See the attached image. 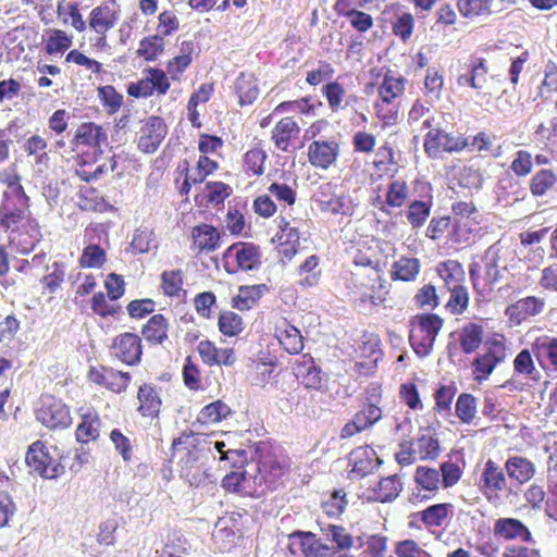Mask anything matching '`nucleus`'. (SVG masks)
<instances>
[{
	"label": "nucleus",
	"instance_id": "f257e3e1",
	"mask_svg": "<svg viewBox=\"0 0 557 557\" xmlns=\"http://www.w3.org/2000/svg\"><path fill=\"white\" fill-rule=\"evenodd\" d=\"M0 231L9 245L21 253H29L41 239V227L30 211V198L0 201Z\"/></svg>",
	"mask_w": 557,
	"mask_h": 557
},
{
	"label": "nucleus",
	"instance_id": "f03ea898",
	"mask_svg": "<svg viewBox=\"0 0 557 557\" xmlns=\"http://www.w3.org/2000/svg\"><path fill=\"white\" fill-rule=\"evenodd\" d=\"M408 81L401 74L387 70L377 86V99L373 109L379 121L385 126L396 124L400 99L405 95Z\"/></svg>",
	"mask_w": 557,
	"mask_h": 557
},
{
	"label": "nucleus",
	"instance_id": "7ed1b4c3",
	"mask_svg": "<svg viewBox=\"0 0 557 557\" xmlns=\"http://www.w3.org/2000/svg\"><path fill=\"white\" fill-rule=\"evenodd\" d=\"M349 288L355 301L362 306L379 307L386 301L389 295V285L382 269L351 271Z\"/></svg>",
	"mask_w": 557,
	"mask_h": 557
},
{
	"label": "nucleus",
	"instance_id": "20e7f679",
	"mask_svg": "<svg viewBox=\"0 0 557 557\" xmlns=\"http://www.w3.org/2000/svg\"><path fill=\"white\" fill-rule=\"evenodd\" d=\"M257 474L255 481L269 490H275L289 466L281 459L269 443L260 442L256 447Z\"/></svg>",
	"mask_w": 557,
	"mask_h": 557
},
{
	"label": "nucleus",
	"instance_id": "39448f33",
	"mask_svg": "<svg viewBox=\"0 0 557 557\" xmlns=\"http://www.w3.org/2000/svg\"><path fill=\"white\" fill-rule=\"evenodd\" d=\"M443 325V318L432 312L420 313L411 319L409 341L417 355L424 357L430 354Z\"/></svg>",
	"mask_w": 557,
	"mask_h": 557
},
{
	"label": "nucleus",
	"instance_id": "423d86ee",
	"mask_svg": "<svg viewBox=\"0 0 557 557\" xmlns=\"http://www.w3.org/2000/svg\"><path fill=\"white\" fill-rule=\"evenodd\" d=\"M222 263L226 273L258 271L262 264L260 247L249 242H237L225 249Z\"/></svg>",
	"mask_w": 557,
	"mask_h": 557
},
{
	"label": "nucleus",
	"instance_id": "0eeeda50",
	"mask_svg": "<svg viewBox=\"0 0 557 557\" xmlns=\"http://www.w3.org/2000/svg\"><path fill=\"white\" fill-rule=\"evenodd\" d=\"M220 168L218 161L211 159L209 156L200 154L196 168L190 173L189 162L183 160L176 168L177 177L174 180V185L181 196H187L193 185L201 184L209 175L215 173Z\"/></svg>",
	"mask_w": 557,
	"mask_h": 557
},
{
	"label": "nucleus",
	"instance_id": "6e6552de",
	"mask_svg": "<svg viewBox=\"0 0 557 557\" xmlns=\"http://www.w3.org/2000/svg\"><path fill=\"white\" fill-rule=\"evenodd\" d=\"M108 144V134L104 128L95 122H83L75 129L70 139V147L81 158H88L87 153L103 154L102 147Z\"/></svg>",
	"mask_w": 557,
	"mask_h": 557
},
{
	"label": "nucleus",
	"instance_id": "1a4fd4ad",
	"mask_svg": "<svg viewBox=\"0 0 557 557\" xmlns=\"http://www.w3.org/2000/svg\"><path fill=\"white\" fill-rule=\"evenodd\" d=\"M468 148V138L448 133L441 127L431 128L423 139V149L429 158L437 159L443 153L461 152Z\"/></svg>",
	"mask_w": 557,
	"mask_h": 557
},
{
	"label": "nucleus",
	"instance_id": "9d476101",
	"mask_svg": "<svg viewBox=\"0 0 557 557\" xmlns=\"http://www.w3.org/2000/svg\"><path fill=\"white\" fill-rule=\"evenodd\" d=\"M451 213L450 240L455 244L469 243L479 225L476 207L471 201H457L451 205Z\"/></svg>",
	"mask_w": 557,
	"mask_h": 557
},
{
	"label": "nucleus",
	"instance_id": "9b49d317",
	"mask_svg": "<svg viewBox=\"0 0 557 557\" xmlns=\"http://www.w3.org/2000/svg\"><path fill=\"white\" fill-rule=\"evenodd\" d=\"M143 74L140 79L127 86L128 96L146 99L152 96H165L169 92L171 82L164 70L149 66L144 70Z\"/></svg>",
	"mask_w": 557,
	"mask_h": 557
},
{
	"label": "nucleus",
	"instance_id": "f8f14e48",
	"mask_svg": "<svg viewBox=\"0 0 557 557\" xmlns=\"http://www.w3.org/2000/svg\"><path fill=\"white\" fill-rule=\"evenodd\" d=\"M36 418L42 425L51 430L65 429L72 422L69 407L50 394L40 396L36 408Z\"/></svg>",
	"mask_w": 557,
	"mask_h": 557
},
{
	"label": "nucleus",
	"instance_id": "ddd939ff",
	"mask_svg": "<svg viewBox=\"0 0 557 557\" xmlns=\"http://www.w3.org/2000/svg\"><path fill=\"white\" fill-rule=\"evenodd\" d=\"M287 549L292 555L304 557H327L332 547L311 531L295 530L287 535Z\"/></svg>",
	"mask_w": 557,
	"mask_h": 557
},
{
	"label": "nucleus",
	"instance_id": "4468645a",
	"mask_svg": "<svg viewBox=\"0 0 557 557\" xmlns=\"http://www.w3.org/2000/svg\"><path fill=\"white\" fill-rule=\"evenodd\" d=\"M334 188L332 183L319 186L314 196L319 209L333 215H352L356 208L352 199L347 195H335Z\"/></svg>",
	"mask_w": 557,
	"mask_h": 557
},
{
	"label": "nucleus",
	"instance_id": "2eb2a0df",
	"mask_svg": "<svg viewBox=\"0 0 557 557\" xmlns=\"http://www.w3.org/2000/svg\"><path fill=\"white\" fill-rule=\"evenodd\" d=\"M277 232L274 240L276 242L277 252L280 260L285 263L293 260L297 255L300 246V232L297 226L292 225V222L284 215H278L275 219Z\"/></svg>",
	"mask_w": 557,
	"mask_h": 557
},
{
	"label": "nucleus",
	"instance_id": "dca6fc26",
	"mask_svg": "<svg viewBox=\"0 0 557 557\" xmlns=\"http://www.w3.org/2000/svg\"><path fill=\"white\" fill-rule=\"evenodd\" d=\"M479 488L490 503L499 502L507 490L504 470L492 459L484 463L480 475Z\"/></svg>",
	"mask_w": 557,
	"mask_h": 557
},
{
	"label": "nucleus",
	"instance_id": "f3484780",
	"mask_svg": "<svg viewBox=\"0 0 557 557\" xmlns=\"http://www.w3.org/2000/svg\"><path fill=\"white\" fill-rule=\"evenodd\" d=\"M469 275L473 289L482 297L490 296L502 278L500 269L494 258L486 260L483 267L472 263L469 268Z\"/></svg>",
	"mask_w": 557,
	"mask_h": 557
},
{
	"label": "nucleus",
	"instance_id": "a211bd4d",
	"mask_svg": "<svg viewBox=\"0 0 557 557\" xmlns=\"http://www.w3.org/2000/svg\"><path fill=\"white\" fill-rule=\"evenodd\" d=\"M341 145L334 138L312 140L307 149L309 164L318 170H329L337 162Z\"/></svg>",
	"mask_w": 557,
	"mask_h": 557
},
{
	"label": "nucleus",
	"instance_id": "6ab92c4d",
	"mask_svg": "<svg viewBox=\"0 0 557 557\" xmlns=\"http://www.w3.org/2000/svg\"><path fill=\"white\" fill-rule=\"evenodd\" d=\"M25 461L33 471L46 479H55L63 473V467L53 462L41 441H36L28 447Z\"/></svg>",
	"mask_w": 557,
	"mask_h": 557
},
{
	"label": "nucleus",
	"instance_id": "aec40b11",
	"mask_svg": "<svg viewBox=\"0 0 557 557\" xmlns=\"http://www.w3.org/2000/svg\"><path fill=\"white\" fill-rule=\"evenodd\" d=\"M111 354L127 366H136L141 360L143 339L136 333H121L112 341Z\"/></svg>",
	"mask_w": 557,
	"mask_h": 557
},
{
	"label": "nucleus",
	"instance_id": "412c9836",
	"mask_svg": "<svg viewBox=\"0 0 557 557\" xmlns=\"http://www.w3.org/2000/svg\"><path fill=\"white\" fill-rule=\"evenodd\" d=\"M207 442L201 435L194 432H183L172 442V457L177 461L195 459H207Z\"/></svg>",
	"mask_w": 557,
	"mask_h": 557
},
{
	"label": "nucleus",
	"instance_id": "4be33fe9",
	"mask_svg": "<svg viewBox=\"0 0 557 557\" xmlns=\"http://www.w3.org/2000/svg\"><path fill=\"white\" fill-rule=\"evenodd\" d=\"M413 481L418 492H413L410 498L412 504H419L432 499L441 487L440 472L430 467L420 466L416 469Z\"/></svg>",
	"mask_w": 557,
	"mask_h": 557
},
{
	"label": "nucleus",
	"instance_id": "5701e85b",
	"mask_svg": "<svg viewBox=\"0 0 557 557\" xmlns=\"http://www.w3.org/2000/svg\"><path fill=\"white\" fill-rule=\"evenodd\" d=\"M88 158L82 157L81 153H75L74 161L76 164L75 174L85 182L97 181L101 178L109 171H113L115 169V160L114 157H111L109 160V164L107 162H101L102 154L101 153H87Z\"/></svg>",
	"mask_w": 557,
	"mask_h": 557
},
{
	"label": "nucleus",
	"instance_id": "b1692460",
	"mask_svg": "<svg viewBox=\"0 0 557 557\" xmlns=\"http://www.w3.org/2000/svg\"><path fill=\"white\" fill-rule=\"evenodd\" d=\"M190 249L197 256L210 255L221 247V233L208 223L195 225L190 231Z\"/></svg>",
	"mask_w": 557,
	"mask_h": 557
},
{
	"label": "nucleus",
	"instance_id": "393cba45",
	"mask_svg": "<svg viewBox=\"0 0 557 557\" xmlns=\"http://www.w3.org/2000/svg\"><path fill=\"white\" fill-rule=\"evenodd\" d=\"M273 335L281 348L289 355H299L304 349V336L286 318H278L274 322Z\"/></svg>",
	"mask_w": 557,
	"mask_h": 557
},
{
	"label": "nucleus",
	"instance_id": "a878e982",
	"mask_svg": "<svg viewBox=\"0 0 557 557\" xmlns=\"http://www.w3.org/2000/svg\"><path fill=\"white\" fill-rule=\"evenodd\" d=\"M119 17V9L115 1H103L90 11L88 24L95 33L100 35V39L104 40L107 32L115 26Z\"/></svg>",
	"mask_w": 557,
	"mask_h": 557
},
{
	"label": "nucleus",
	"instance_id": "bb28decb",
	"mask_svg": "<svg viewBox=\"0 0 557 557\" xmlns=\"http://www.w3.org/2000/svg\"><path fill=\"white\" fill-rule=\"evenodd\" d=\"M410 187L407 181L403 177H394L392 175L388 182L384 199L377 196L376 200L380 203L379 209L384 213H389L393 209L405 207L409 202Z\"/></svg>",
	"mask_w": 557,
	"mask_h": 557
},
{
	"label": "nucleus",
	"instance_id": "cd10ccee",
	"mask_svg": "<svg viewBox=\"0 0 557 557\" xmlns=\"http://www.w3.org/2000/svg\"><path fill=\"white\" fill-rule=\"evenodd\" d=\"M454 515V505L450 503H438L428 506L425 509L411 515L409 525L412 528L414 521L422 522L425 529L431 531L434 528L444 527Z\"/></svg>",
	"mask_w": 557,
	"mask_h": 557
},
{
	"label": "nucleus",
	"instance_id": "c85d7f7f",
	"mask_svg": "<svg viewBox=\"0 0 557 557\" xmlns=\"http://www.w3.org/2000/svg\"><path fill=\"white\" fill-rule=\"evenodd\" d=\"M301 128L293 116L278 120L271 131V140L274 147L282 152H288L299 138Z\"/></svg>",
	"mask_w": 557,
	"mask_h": 557
},
{
	"label": "nucleus",
	"instance_id": "c756f323",
	"mask_svg": "<svg viewBox=\"0 0 557 557\" xmlns=\"http://www.w3.org/2000/svg\"><path fill=\"white\" fill-rule=\"evenodd\" d=\"M168 133L166 124L160 116H150L141 127L138 149L145 153L157 151Z\"/></svg>",
	"mask_w": 557,
	"mask_h": 557
},
{
	"label": "nucleus",
	"instance_id": "7c9ffc66",
	"mask_svg": "<svg viewBox=\"0 0 557 557\" xmlns=\"http://www.w3.org/2000/svg\"><path fill=\"white\" fill-rule=\"evenodd\" d=\"M531 351L543 370L547 373L557 372V337L537 336L531 343Z\"/></svg>",
	"mask_w": 557,
	"mask_h": 557
},
{
	"label": "nucleus",
	"instance_id": "2f4dec72",
	"mask_svg": "<svg viewBox=\"0 0 557 557\" xmlns=\"http://www.w3.org/2000/svg\"><path fill=\"white\" fill-rule=\"evenodd\" d=\"M493 532L497 539L506 542H533V535L530 529L522 521L516 518H498L494 522Z\"/></svg>",
	"mask_w": 557,
	"mask_h": 557
},
{
	"label": "nucleus",
	"instance_id": "473e14b6",
	"mask_svg": "<svg viewBox=\"0 0 557 557\" xmlns=\"http://www.w3.org/2000/svg\"><path fill=\"white\" fill-rule=\"evenodd\" d=\"M381 418V408L376 404H367L354 416L349 422L343 426L341 431V437H351L371 428Z\"/></svg>",
	"mask_w": 557,
	"mask_h": 557
},
{
	"label": "nucleus",
	"instance_id": "72a5a7b5",
	"mask_svg": "<svg viewBox=\"0 0 557 557\" xmlns=\"http://www.w3.org/2000/svg\"><path fill=\"white\" fill-rule=\"evenodd\" d=\"M423 189H426L425 199L412 200L407 203L406 220L412 230L421 228L431 215L433 207L432 185L430 183H421Z\"/></svg>",
	"mask_w": 557,
	"mask_h": 557
},
{
	"label": "nucleus",
	"instance_id": "f704fd0d",
	"mask_svg": "<svg viewBox=\"0 0 557 557\" xmlns=\"http://www.w3.org/2000/svg\"><path fill=\"white\" fill-rule=\"evenodd\" d=\"M194 50L195 44L191 40H185L181 44L180 54L166 61L165 73L170 82H182L185 72L193 63Z\"/></svg>",
	"mask_w": 557,
	"mask_h": 557
},
{
	"label": "nucleus",
	"instance_id": "c9c22d12",
	"mask_svg": "<svg viewBox=\"0 0 557 557\" xmlns=\"http://www.w3.org/2000/svg\"><path fill=\"white\" fill-rule=\"evenodd\" d=\"M403 490L400 479L394 474L382 478L373 487L368 488L366 498L369 502L388 503L394 500Z\"/></svg>",
	"mask_w": 557,
	"mask_h": 557
},
{
	"label": "nucleus",
	"instance_id": "e433bc0d",
	"mask_svg": "<svg viewBox=\"0 0 557 557\" xmlns=\"http://www.w3.org/2000/svg\"><path fill=\"white\" fill-rule=\"evenodd\" d=\"M269 292L267 284L240 285L231 299V307L238 311H249Z\"/></svg>",
	"mask_w": 557,
	"mask_h": 557
},
{
	"label": "nucleus",
	"instance_id": "4c0bfd02",
	"mask_svg": "<svg viewBox=\"0 0 557 557\" xmlns=\"http://www.w3.org/2000/svg\"><path fill=\"white\" fill-rule=\"evenodd\" d=\"M373 174L377 180L389 176L397 171L398 161L396 152L391 143L385 141L375 151L374 158L371 162Z\"/></svg>",
	"mask_w": 557,
	"mask_h": 557
},
{
	"label": "nucleus",
	"instance_id": "58836bf2",
	"mask_svg": "<svg viewBox=\"0 0 557 557\" xmlns=\"http://www.w3.org/2000/svg\"><path fill=\"white\" fill-rule=\"evenodd\" d=\"M488 65L484 58L471 59L467 72L457 77L459 86H468L481 90L487 81Z\"/></svg>",
	"mask_w": 557,
	"mask_h": 557
},
{
	"label": "nucleus",
	"instance_id": "ea45409f",
	"mask_svg": "<svg viewBox=\"0 0 557 557\" xmlns=\"http://www.w3.org/2000/svg\"><path fill=\"white\" fill-rule=\"evenodd\" d=\"M544 299L536 296H528L509 306L506 313L511 321L520 323L531 317L540 314L544 310Z\"/></svg>",
	"mask_w": 557,
	"mask_h": 557
},
{
	"label": "nucleus",
	"instance_id": "a19ab883",
	"mask_svg": "<svg viewBox=\"0 0 557 557\" xmlns=\"http://www.w3.org/2000/svg\"><path fill=\"white\" fill-rule=\"evenodd\" d=\"M435 272L442 280L445 290L467 283L465 269L458 260L448 259L438 262Z\"/></svg>",
	"mask_w": 557,
	"mask_h": 557
},
{
	"label": "nucleus",
	"instance_id": "79ce46f5",
	"mask_svg": "<svg viewBox=\"0 0 557 557\" xmlns=\"http://www.w3.org/2000/svg\"><path fill=\"white\" fill-rule=\"evenodd\" d=\"M169 321L162 313L153 314L141 327V335L152 346L163 345L169 338Z\"/></svg>",
	"mask_w": 557,
	"mask_h": 557
},
{
	"label": "nucleus",
	"instance_id": "37998d69",
	"mask_svg": "<svg viewBox=\"0 0 557 557\" xmlns=\"http://www.w3.org/2000/svg\"><path fill=\"white\" fill-rule=\"evenodd\" d=\"M268 153L259 141L243 154L242 169L248 177H259L264 173Z\"/></svg>",
	"mask_w": 557,
	"mask_h": 557
},
{
	"label": "nucleus",
	"instance_id": "c03bdc74",
	"mask_svg": "<svg viewBox=\"0 0 557 557\" xmlns=\"http://www.w3.org/2000/svg\"><path fill=\"white\" fill-rule=\"evenodd\" d=\"M350 462L352 465L351 473L364 476L373 471L381 461L372 447L361 446L350 453Z\"/></svg>",
	"mask_w": 557,
	"mask_h": 557
},
{
	"label": "nucleus",
	"instance_id": "a18cd8bd",
	"mask_svg": "<svg viewBox=\"0 0 557 557\" xmlns=\"http://www.w3.org/2000/svg\"><path fill=\"white\" fill-rule=\"evenodd\" d=\"M0 183L7 186V189L2 193L1 201L29 199L21 184V175L15 165L0 171Z\"/></svg>",
	"mask_w": 557,
	"mask_h": 557
},
{
	"label": "nucleus",
	"instance_id": "49530a36",
	"mask_svg": "<svg viewBox=\"0 0 557 557\" xmlns=\"http://www.w3.org/2000/svg\"><path fill=\"white\" fill-rule=\"evenodd\" d=\"M78 207L83 211L108 212L115 210L98 189L90 186H83L78 194Z\"/></svg>",
	"mask_w": 557,
	"mask_h": 557
},
{
	"label": "nucleus",
	"instance_id": "de8ad7c7",
	"mask_svg": "<svg viewBox=\"0 0 557 557\" xmlns=\"http://www.w3.org/2000/svg\"><path fill=\"white\" fill-rule=\"evenodd\" d=\"M421 271L420 259L416 257L400 256L395 260L391 269V278L394 282H414Z\"/></svg>",
	"mask_w": 557,
	"mask_h": 557
},
{
	"label": "nucleus",
	"instance_id": "09e8293b",
	"mask_svg": "<svg viewBox=\"0 0 557 557\" xmlns=\"http://www.w3.org/2000/svg\"><path fill=\"white\" fill-rule=\"evenodd\" d=\"M234 90L242 107L252 104L259 97V87L253 74L242 72L235 79Z\"/></svg>",
	"mask_w": 557,
	"mask_h": 557
},
{
	"label": "nucleus",
	"instance_id": "8fccbe9b",
	"mask_svg": "<svg viewBox=\"0 0 557 557\" xmlns=\"http://www.w3.org/2000/svg\"><path fill=\"white\" fill-rule=\"evenodd\" d=\"M508 476L519 484L528 483L535 475L534 463L521 456H511L505 462Z\"/></svg>",
	"mask_w": 557,
	"mask_h": 557
},
{
	"label": "nucleus",
	"instance_id": "3c124183",
	"mask_svg": "<svg viewBox=\"0 0 557 557\" xmlns=\"http://www.w3.org/2000/svg\"><path fill=\"white\" fill-rule=\"evenodd\" d=\"M101 421L99 414L95 409H88L82 414V420L78 423L75 436L77 442L87 444L96 441L100 435Z\"/></svg>",
	"mask_w": 557,
	"mask_h": 557
},
{
	"label": "nucleus",
	"instance_id": "603ef678",
	"mask_svg": "<svg viewBox=\"0 0 557 557\" xmlns=\"http://www.w3.org/2000/svg\"><path fill=\"white\" fill-rule=\"evenodd\" d=\"M48 273L39 280L41 294L50 297L57 294L65 282L66 267L63 262L54 261L47 268Z\"/></svg>",
	"mask_w": 557,
	"mask_h": 557
},
{
	"label": "nucleus",
	"instance_id": "864d4df0",
	"mask_svg": "<svg viewBox=\"0 0 557 557\" xmlns=\"http://www.w3.org/2000/svg\"><path fill=\"white\" fill-rule=\"evenodd\" d=\"M137 398L139 401L138 411L143 417H158L162 401L159 393L152 385H140Z\"/></svg>",
	"mask_w": 557,
	"mask_h": 557
},
{
	"label": "nucleus",
	"instance_id": "5fc2aeb1",
	"mask_svg": "<svg viewBox=\"0 0 557 557\" xmlns=\"http://www.w3.org/2000/svg\"><path fill=\"white\" fill-rule=\"evenodd\" d=\"M73 36L59 28H49L44 34V49L47 54L63 53L71 48Z\"/></svg>",
	"mask_w": 557,
	"mask_h": 557
},
{
	"label": "nucleus",
	"instance_id": "6e6d98bb",
	"mask_svg": "<svg viewBox=\"0 0 557 557\" xmlns=\"http://www.w3.org/2000/svg\"><path fill=\"white\" fill-rule=\"evenodd\" d=\"M293 372L297 380L305 383H317L321 381V369L315 364L313 357L309 354L301 355L293 363Z\"/></svg>",
	"mask_w": 557,
	"mask_h": 557
},
{
	"label": "nucleus",
	"instance_id": "4d7b16f0",
	"mask_svg": "<svg viewBox=\"0 0 557 557\" xmlns=\"http://www.w3.org/2000/svg\"><path fill=\"white\" fill-rule=\"evenodd\" d=\"M319 264L320 258L317 255H311L298 267V284L301 288L308 289L319 284L322 273Z\"/></svg>",
	"mask_w": 557,
	"mask_h": 557
},
{
	"label": "nucleus",
	"instance_id": "13d9d810",
	"mask_svg": "<svg viewBox=\"0 0 557 557\" xmlns=\"http://www.w3.org/2000/svg\"><path fill=\"white\" fill-rule=\"evenodd\" d=\"M184 272L181 269L166 270L160 275V288L164 296L170 298H181L185 296Z\"/></svg>",
	"mask_w": 557,
	"mask_h": 557
},
{
	"label": "nucleus",
	"instance_id": "bf43d9fd",
	"mask_svg": "<svg viewBox=\"0 0 557 557\" xmlns=\"http://www.w3.org/2000/svg\"><path fill=\"white\" fill-rule=\"evenodd\" d=\"M459 345L465 354L474 352L483 341V327L474 322L465 324L459 332Z\"/></svg>",
	"mask_w": 557,
	"mask_h": 557
},
{
	"label": "nucleus",
	"instance_id": "052dcab7",
	"mask_svg": "<svg viewBox=\"0 0 557 557\" xmlns=\"http://www.w3.org/2000/svg\"><path fill=\"white\" fill-rule=\"evenodd\" d=\"M164 37L159 34L149 35L139 41L137 55L147 62L156 61L164 51Z\"/></svg>",
	"mask_w": 557,
	"mask_h": 557
},
{
	"label": "nucleus",
	"instance_id": "680f3d73",
	"mask_svg": "<svg viewBox=\"0 0 557 557\" xmlns=\"http://www.w3.org/2000/svg\"><path fill=\"white\" fill-rule=\"evenodd\" d=\"M493 2L494 0H458L456 7L462 17L473 20L491 15Z\"/></svg>",
	"mask_w": 557,
	"mask_h": 557
},
{
	"label": "nucleus",
	"instance_id": "e2e57ef3",
	"mask_svg": "<svg viewBox=\"0 0 557 557\" xmlns=\"http://www.w3.org/2000/svg\"><path fill=\"white\" fill-rule=\"evenodd\" d=\"M320 531L338 550H349L354 547V536L343 525L320 524Z\"/></svg>",
	"mask_w": 557,
	"mask_h": 557
},
{
	"label": "nucleus",
	"instance_id": "0e129e2a",
	"mask_svg": "<svg viewBox=\"0 0 557 557\" xmlns=\"http://www.w3.org/2000/svg\"><path fill=\"white\" fill-rule=\"evenodd\" d=\"M449 298L445 304V309L453 315L463 314L470 305V295L467 283L458 287H454L447 290Z\"/></svg>",
	"mask_w": 557,
	"mask_h": 557
},
{
	"label": "nucleus",
	"instance_id": "69168bd1",
	"mask_svg": "<svg viewBox=\"0 0 557 557\" xmlns=\"http://www.w3.org/2000/svg\"><path fill=\"white\" fill-rule=\"evenodd\" d=\"M97 97L108 115L117 113L124 101L123 95L112 85L99 86L97 88Z\"/></svg>",
	"mask_w": 557,
	"mask_h": 557
},
{
	"label": "nucleus",
	"instance_id": "338daca9",
	"mask_svg": "<svg viewBox=\"0 0 557 557\" xmlns=\"http://www.w3.org/2000/svg\"><path fill=\"white\" fill-rule=\"evenodd\" d=\"M252 370L260 380H276L283 368L275 356L268 354L252 361Z\"/></svg>",
	"mask_w": 557,
	"mask_h": 557
},
{
	"label": "nucleus",
	"instance_id": "774afa93",
	"mask_svg": "<svg viewBox=\"0 0 557 557\" xmlns=\"http://www.w3.org/2000/svg\"><path fill=\"white\" fill-rule=\"evenodd\" d=\"M361 547L360 557H384L387 552L388 539L382 534H371L363 541L358 537Z\"/></svg>",
	"mask_w": 557,
	"mask_h": 557
}]
</instances>
